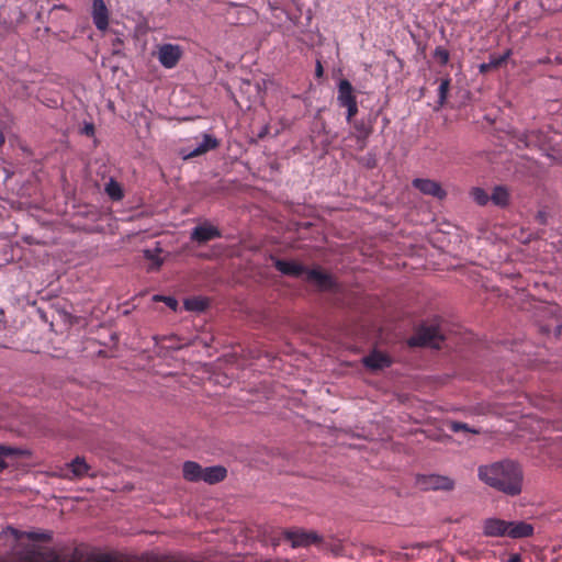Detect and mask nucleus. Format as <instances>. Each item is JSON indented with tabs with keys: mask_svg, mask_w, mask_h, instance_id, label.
I'll return each mask as SVG.
<instances>
[{
	"mask_svg": "<svg viewBox=\"0 0 562 562\" xmlns=\"http://www.w3.org/2000/svg\"><path fill=\"white\" fill-rule=\"evenodd\" d=\"M479 479L486 485L507 495L516 496L521 493L524 474L520 465L510 460L480 465Z\"/></svg>",
	"mask_w": 562,
	"mask_h": 562,
	"instance_id": "obj_1",
	"label": "nucleus"
},
{
	"mask_svg": "<svg viewBox=\"0 0 562 562\" xmlns=\"http://www.w3.org/2000/svg\"><path fill=\"white\" fill-rule=\"evenodd\" d=\"M533 527L525 521L508 522L497 518H490L484 521V535L488 537H510L520 539L530 537Z\"/></svg>",
	"mask_w": 562,
	"mask_h": 562,
	"instance_id": "obj_2",
	"label": "nucleus"
},
{
	"mask_svg": "<svg viewBox=\"0 0 562 562\" xmlns=\"http://www.w3.org/2000/svg\"><path fill=\"white\" fill-rule=\"evenodd\" d=\"M445 336L437 321L430 324H422L407 340L411 347L440 348Z\"/></svg>",
	"mask_w": 562,
	"mask_h": 562,
	"instance_id": "obj_3",
	"label": "nucleus"
},
{
	"mask_svg": "<svg viewBox=\"0 0 562 562\" xmlns=\"http://www.w3.org/2000/svg\"><path fill=\"white\" fill-rule=\"evenodd\" d=\"M415 485L422 491H452L454 481L439 474H417Z\"/></svg>",
	"mask_w": 562,
	"mask_h": 562,
	"instance_id": "obj_4",
	"label": "nucleus"
},
{
	"mask_svg": "<svg viewBox=\"0 0 562 562\" xmlns=\"http://www.w3.org/2000/svg\"><path fill=\"white\" fill-rule=\"evenodd\" d=\"M183 50L176 44H161L157 49V58L160 65L167 69L175 68L182 58Z\"/></svg>",
	"mask_w": 562,
	"mask_h": 562,
	"instance_id": "obj_5",
	"label": "nucleus"
},
{
	"mask_svg": "<svg viewBox=\"0 0 562 562\" xmlns=\"http://www.w3.org/2000/svg\"><path fill=\"white\" fill-rule=\"evenodd\" d=\"M304 280L310 283H313L321 291H330L336 288V282L334 280V278L329 273H327L318 268H316V269H307L306 268L305 273H304Z\"/></svg>",
	"mask_w": 562,
	"mask_h": 562,
	"instance_id": "obj_6",
	"label": "nucleus"
},
{
	"mask_svg": "<svg viewBox=\"0 0 562 562\" xmlns=\"http://www.w3.org/2000/svg\"><path fill=\"white\" fill-rule=\"evenodd\" d=\"M413 187L426 195H431L440 200L447 194L437 181L430 179H414Z\"/></svg>",
	"mask_w": 562,
	"mask_h": 562,
	"instance_id": "obj_7",
	"label": "nucleus"
},
{
	"mask_svg": "<svg viewBox=\"0 0 562 562\" xmlns=\"http://www.w3.org/2000/svg\"><path fill=\"white\" fill-rule=\"evenodd\" d=\"M362 363L366 368L376 371L391 367L392 359L382 351L373 350L362 359Z\"/></svg>",
	"mask_w": 562,
	"mask_h": 562,
	"instance_id": "obj_8",
	"label": "nucleus"
},
{
	"mask_svg": "<svg viewBox=\"0 0 562 562\" xmlns=\"http://www.w3.org/2000/svg\"><path fill=\"white\" fill-rule=\"evenodd\" d=\"M274 268L281 272L282 274L300 278L304 276L306 268L296 262V261H289L278 258H272Z\"/></svg>",
	"mask_w": 562,
	"mask_h": 562,
	"instance_id": "obj_9",
	"label": "nucleus"
},
{
	"mask_svg": "<svg viewBox=\"0 0 562 562\" xmlns=\"http://www.w3.org/2000/svg\"><path fill=\"white\" fill-rule=\"evenodd\" d=\"M221 236V231L213 225H199L191 233V239L199 244H205Z\"/></svg>",
	"mask_w": 562,
	"mask_h": 562,
	"instance_id": "obj_10",
	"label": "nucleus"
},
{
	"mask_svg": "<svg viewBox=\"0 0 562 562\" xmlns=\"http://www.w3.org/2000/svg\"><path fill=\"white\" fill-rule=\"evenodd\" d=\"M285 538L291 541L292 547H307L316 543L319 538L315 532H306L303 530L285 531Z\"/></svg>",
	"mask_w": 562,
	"mask_h": 562,
	"instance_id": "obj_11",
	"label": "nucleus"
},
{
	"mask_svg": "<svg viewBox=\"0 0 562 562\" xmlns=\"http://www.w3.org/2000/svg\"><path fill=\"white\" fill-rule=\"evenodd\" d=\"M92 18L99 31H105L109 26V11L103 0H92Z\"/></svg>",
	"mask_w": 562,
	"mask_h": 562,
	"instance_id": "obj_12",
	"label": "nucleus"
},
{
	"mask_svg": "<svg viewBox=\"0 0 562 562\" xmlns=\"http://www.w3.org/2000/svg\"><path fill=\"white\" fill-rule=\"evenodd\" d=\"M90 465L86 462L85 458L76 457L71 462L66 465L67 473L64 474L67 479H81L88 475Z\"/></svg>",
	"mask_w": 562,
	"mask_h": 562,
	"instance_id": "obj_13",
	"label": "nucleus"
},
{
	"mask_svg": "<svg viewBox=\"0 0 562 562\" xmlns=\"http://www.w3.org/2000/svg\"><path fill=\"white\" fill-rule=\"evenodd\" d=\"M353 128L356 131V138L358 147L362 150L367 146V139L373 132V124L371 120H358L353 122Z\"/></svg>",
	"mask_w": 562,
	"mask_h": 562,
	"instance_id": "obj_14",
	"label": "nucleus"
},
{
	"mask_svg": "<svg viewBox=\"0 0 562 562\" xmlns=\"http://www.w3.org/2000/svg\"><path fill=\"white\" fill-rule=\"evenodd\" d=\"M337 101L339 106H344L357 101L353 93V87L347 79H341L338 83Z\"/></svg>",
	"mask_w": 562,
	"mask_h": 562,
	"instance_id": "obj_15",
	"label": "nucleus"
},
{
	"mask_svg": "<svg viewBox=\"0 0 562 562\" xmlns=\"http://www.w3.org/2000/svg\"><path fill=\"white\" fill-rule=\"evenodd\" d=\"M218 145H220V142L214 136H212L210 134H203V140L199 144L198 147H195L193 150L188 153L184 156V158L188 159V158L201 156L211 149L217 148Z\"/></svg>",
	"mask_w": 562,
	"mask_h": 562,
	"instance_id": "obj_16",
	"label": "nucleus"
},
{
	"mask_svg": "<svg viewBox=\"0 0 562 562\" xmlns=\"http://www.w3.org/2000/svg\"><path fill=\"white\" fill-rule=\"evenodd\" d=\"M227 471L224 467L215 465L203 469L202 481L209 484H215L226 477Z\"/></svg>",
	"mask_w": 562,
	"mask_h": 562,
	"instance_id": "obj_17",
	"label": "nucleus"
},
{
	"mask_svg": "<svg viewBox=\"0 0 562 562\" xmlns=\"http://www.w3.org/2000/svg\"><path fill=\"white\" fill-rule=\"evenodd\" d=\"M509 192L504 186H496L490 195L491 202L498 207H506L509 204Z\"/></svg>",
	"mask_w": 562,
	"mask_h": 562,
	"instance_id": "obj_18",
	"label": "nucleus"
},
{
	"mask_svg": "<svg viewBox=\"0 0 562 562\" xmlns=\"http://www.w3.org/2000/svg\"><path fill=\"white\" fill-rule=\"evenodd\" d=\"M183 477L188 481L198 482L202 480L203 468L193 461H187L183 464Z\"/></svg>",
	"mask_w": 562,
	"mask_h": 562,
	"instance_id": "obj_19",
	"label": "nucleus"
},
{
	"mask_svg": "<svg viewBox=\"0 0 562 562\" xmlns=\"http://www.w3.org/2000/svg\"><path fill=\"white\" fill-rule=\"evenodd\" d=\"M160 252H161L160 248H156L154 250H151V249L144 250V257L150 261V266H149L148 270L154 271V270H158L161 267L162 259L159 256Z\"/></svg>",
	"mask_w": 562,
	"mask_h": 562,
	"instance_id": "obj_20",
	"label": "nucleus"
},
{
	"mask_svg": "<svg viewBox=\"0 0 562 562\" xmlns=\"http://www.w3.org/2000/svg\"><path fill=\"white\" fill-rule=\"evenodd\" d=\"M524 138L521 140L525 142L527 147L529 146H540L544 143V136L540 131H528L524 134Z\"/></svg>",
	"mask_w": 562,
	"mask_h": 562,
	"instance_id": "obj_21",
	"label": "nucleus"
},
{
	"mask_svg": "<svg viewBox=\"0 0 562 562\" xmlns=\"http://www.w3.org/2000/svg\"><path fill=\"white\" fill-rule=\"evenodd\" d=\"M23 452L20 449L11 448L7 446L0 445V472L3 471L7 467V459L13 456H21Z\"/></svg>",
	"mask_w": 562,
	"mask_h": 562,
	"instance_id": "obj_22",
	"label": "nucleus"
},
{
	"mask_svg": "<svg viewBox=\"0 0 562 562\" xmlns=\"http://www.w3.org/2000/svg\"><path fill=\"white\" fill-rule=\"evenodd\" d=\"M106 194L114 201H120L123 199V190L119 182L111 179L105 186Z\"/></svg>",
	"mask_w": 562,
	"mask_h": 562,
	"instance_id": "obj_23",
	"label": "nucleus"
},
{
	"mask_svg": "<svg viewBox=\"0 0 562 562\" xmlns=\"http://www.w3.org/2000/svg\"><path fill=\"white\" fill-rule=\"evenodd\" d=\"M472 199L480 206H485L491 200L490 194L482 188H473L470 192Z\"/></svg>",
	"mask_w": 562,
	"mask_h": 562,
	"instance_id": "obj_24",
	"label": "nucleus"
},
{
	"mask_svg": "<svg viewBox=\"0 0 562 562\" xmlns=\"http://www.w3.org/2000/svg\"><path fill=\"white\" fill-rule=\"evenodd\" d=\"M510 55H512V49H507L502 55H491L490 60H488L490 66H492L493 69H497V68L502 67L503 65H505L507 63Z\"/></svg>",
	"mask_w": 562,
	"mask_h": 562,
	"instance_id": "obj_25",
	"label": "nucleus"
},
{
	"mask_svg": "<svg viewBox=\"0 0 562 562\" xmlns=\"http://www.w3.org/2000/svg\"><path fill=\"white\" fill-rule=\"evenodd\" d=\"M450 88V78H445L440 81L439 88H438V104L442 106L448 98V91Z\"/></svg>",
	"mask_w": 562,
	"mask_h": 562,
	"instance_id": "obj_26",
	"label": "nucleus"
},
{
	"mask_svg": "<svg viewBox=\"0 0 562 562\" xmlns=\"http://www.w3.org/2000/svg\"><path fill=\"white\" fill-rule=\"evenodd\" d=\"M434 57L440 63V65L445 66L449 61L450 54L445 47L438 46L434 52Z\"/></svg>",
	"mask_w": 562,
	"mask_h": 562,
	"instance_id": "obj_27",
	"label": "nucleus"
},
{
	"mask_svg": "<svg viewBox=\"0 0 562 562\" xmlns=\"http://www.w3.org/2000/svg\"><path fill=\"white\" fill-rule=\"evenodd\" d=\"M184 304L189 311H203L206 307L205 301L201 299L187 300Z\"/></svg>",
	"mask_w": 562,
	"mask_h": 562,
	"instance_id": "obj_28",
	"label": "nucleus"
},
{
	"mask_svg": "<svg viewBox=\"0 0 562 562\" xmlns=\"http://www.w3.org/2000/svg\"><path fill=\"white\" fill-rule=\"evenodd\" d=\"M155 301L157 302H165L166 305L168 307H170L171 310L176 311L177 307H178V301L175 299V297H171V296H159V295H156L154 297Z\"/></svg>",
	"mask_w": 562,
	"mask_h": 562,
	"instance_id": "obj_29",
	"label": "nucleus"
},
{
	"mask_svg": "<svg viewBox=\"0 0 562 562\" xmlns=\"http://www.w3.org/2000/svg\"><path fill=\"white\" fill-rule=\"evenodd\" d=\"M450 430L454 431V432H458V431H469V432H474L476 434L477 431L475 430H472L468 424H464V423H460V422H452L450 424Z\"/></svg>",
	"mask_w": 562,
	"mask_h": 562,
	"instance_id": "obj_30",
	"label": "nucleus"
},
{
	"mask_svg": "<svg viewBox=\"0 0 562 562\" xmlns=\"http://www.w3.org/2000/svg\"><path fill=\"white\" fill-rule=\"evenodd\" d=\"M342 108L347 109V117H346V120H347L348 123H351L353 116L358 113L357 101H355V102H352L350 104L344 105Z\"/></svg>",
	"mask_w": 562,
	"mask_h": 562,
	"instance_id": "obj_31",
	"label": "nucleus"
},
{
	"mask_svg": "<svg viewBox=\"0 0 562 562\" xmlns=\"http://www.w3.org/2000/svg\"><path fill=\"white\" fill-rule=\"evenodd\" d=\"M94 131H95V128L92 123H86L81 130V133L89 137H92L94 135Z\"/></svg>",
	"mask_w": 562,
	"mask_h": 562,
	"instance_id": "obj_32",
	"label": "nucleus"
},
{
	"mask_svg": "<svg viewBox=\"0 0 562 562\" xmlns=\"http://www.w3.org/2000/svg\"><path fill=\"white\" fill-rule=\"evenodd\" d=\"M315 75L317 78H322L324 75V68L319 60L316 61Z\"/></svg>",
	"mask_w": 562,
	"mask_h": 562,
	"instance_id": "obj_33",
	"label": "nucleus"
},
{
	"mask_svg": "<svg viewBox=\"0 0 562 562\" xmlns=\"http://www.w3.org/2000/svg\"><path fill=\"white\" fill-rule=\"evenodd\" d=\"M481 74H487L491 70H494L492 66H490V63H483L479 67Z\"/></svg>",
	"mask_w": 562,
	"mask_h": 562,
	"instance_id": "obj_34",
	"label": "nucleus"
},
{
	"mask_svg": "<svg viewBox=\"0 0 562 562\" xmlns=\"http://www.w3.org/2000/svg\"><path fill=\"white\" fill-rule=\"evenodd\" d=\"M269 134V126L265 125L258 134V138L262 139Z\"/></svg>",
	"mask_w": 562,
	"mask_h": 562,
	"instance_id": "obj_35",
	"label": "nucleus"
},
{
	"mask_svg": "<svg viewBox=\"0 0 562 562\" xmlns=\"http://www.w3.org/2000/svg\"><path fill=\"white\" fill-rule=\"evenodd\" d=\"M367 167H369V168H373V167H375V158H374V157L370 156V157L368 158Z\"/></svg>",
	"mask_w": 562,
	"mask_h": 562,
	"instance_id": "obj_36",
	"label": "nucleus"
},
{
	"mask_svg": "<svg viewBox=\"0 0 562 562\" xmlns=\"http://www.w3.org/2000/svg\"><path fill=\"white\" fill-rule=\"evenodd\" d=\"M509 562H520V557L518 554H514L510 557Z\"/></svg>",
	"mask_w": 562,
	"mask_h": 562,
	"instance_id": "obj_37",
	"label": "nucleus"
},
{
	"mask_svg": "<svg viewBox=\"0 0 562 562\" xmlns=\"http://www.w3.org/2000/svg\"><path fill=\"white\" fill-rule=\"evenodd\" d=\"M4 142H5L4 134L2 133V131H0V148L3 146Z\"/></svg>",
	"mask_w": 562,
	"mask_h": 562,
	"instance_id": "obj_38",
	"label": "nucleus"
}]
</instances>
